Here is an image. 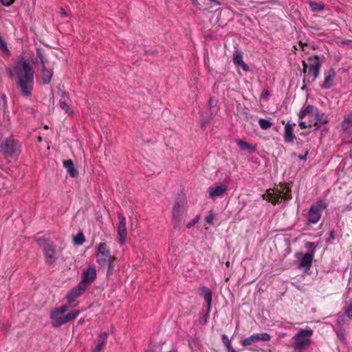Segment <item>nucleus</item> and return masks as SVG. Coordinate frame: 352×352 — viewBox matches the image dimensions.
Instances as JSON below:
<instances>
[{
  "mask_svg": "<svg viewBox=\"0 0 352 352\" xmlns=\"http://www.w3.org/2000/svg\"><path fill=\"white\" fill-rule=\"evenodd\" d=\"M10 76L16 75L18 78V85L22 94L29 96L32 94L34 82V70L30 63L24 57H19L16 63L12 69H9Z\"/></svg>",
  "mask_w": 352,
  "mask_h": 352,
  "instance_id": "f257e3e1",
  "label": "nucleus"
},
{
  "mask_svg": "<svg viewBox=\"0 0 352 352\" xmlns=\"http://www.w3.org/2000/svg\"><path fill=\"white\" fill-rule=\"evenodd\" d=\"M96 257L97 263L102 267H107V275L109 276L113 271V260L110 250L106 243H100L96 246Z\"/></svg>",
  "mask_w": 352,
  "mask_h": 352,
  "instance_id": "f03ea898",
  "label": "nucleus"
},
{
  "mask_svg": "<svg viewBox=\"0 0 352 352\" xmlns=\"http://www.w3.org/2000/svg\"><path fill=\"white\" fill-rule=\"evenodd\" d=\"M188 206L184 199L177 200L172 211L173 223L175 229L179 228L187 216Z\"/></svg>",
  "mask_w": 352,
  "mask_h": 352,
  "instance_id": "7ed1b4c3",
  "label": "nucleus"
},
{
  "mask_svg": "<svg viewBox=\"0 0 352 352\" xmlns=\"http://www.w3.org/2000/svg\"><path fill=\"white\" fill-rule=\"evenodd\" d=\"M306 116L314 118V120H312L314 123L313 126H316V129H318L322 124L328 122L327 116L324 113H320L318 110L312 105L307 106L299 113L300 119H303Z\"/></svg>",
  "mask_w": 352,
  "mask_h": 352,
  "instance_id": "20e7f679",
  "label": "nucleus"
},
{
  "mask_svg": "<svg viewBox=\"0 0 352 352\" xmlns=\"http://www.w3.org/2000/svg\"><path fill=\"white\" fill-rule=\"evenodd\" d=\"M313 335V330L310 328L301 329L294 337V348L299 351L307 349L311 344V337Z\"/></svg>",
  "mask_w": 352,
  "mask_h": 352,
  "instance_id": "39448f33",
  "label": "nucleus"
},
{
  "mask_svg": "<svg viewBox=\"0 0 352 352\" xmlns=\"http://www.w3.org/2000/svg\"><path fill=\"white\" fill-rule=\"evenodd\" d=\"M303 72L308 71L309 76H312V81L315 80L319 76L320 69L322 65V60L318 56H311L307 59V62L302 61Z\"/></svg>",
  "mask_w": 352,
  "mask_h": 352,
  "instance_id": "423d86ee",
  "label": "nucleus"
},
{
  "mask_svg": "<svg viewBox=\"0 0 352 352\" xmlns=\"http://www.w3.org/2000/svg\"><path fill=\"white\" fill-rule=\"evenodd\" d=\"M327 207V204L324 201H318L312 204L308 212V221L310 223H317L321 217L322 212Z\"/></svg>",
  "mask_w": 352,
  "mask_h": 352,
  "instance_id": "0eeeda50",
  "label": "nucleus"
},
{
  "mask_svg": "<svg viewBox=\"0 0 352 352\" xmlns=\"http://www.w3.org/2000/svg\"><path fill=\"white\" fill-rule=\"evenodd\" d=\"M0 151L6 156L13 157L19 154L20 146L14 140L6 139L1 144Z\"/></svg>",
  "mask_w": 352,
  "mask_h": 352,
  "instance_id": "6e6552de",
  "label": "nucleus"
},
{
  "mask_svg": "<svg viewBox=\"0 0 352 352\" xmlns=\"http://www.w3.org/2000/svg\"><path fill=\"white\" fill-rule=\"evenodd\" d=\"M39 245L43 248L46 262L50 264L54 263L56 259L55 246L45 240L40 241Z\"/></svg>",
  "mask_w": 352,
  "mask_h": 352,
  "instance_id": "1a4fd4ad",
  "label": "nucleus"
},
{
  "mask_svg": "<svg viewBox=\"0 0 352 352\" xmlns=\"http://www.w3.org/2000/svg\"><path fill=\"white\" fill-rule=\"evenodd\" d=\"M296 256L297 258H300L301 256L298 268L303 270L305 272L309 270L314 257V252L313 251L311 252L306 253L304 255H302V252H297L296 254Z\"/></svg>",
  "mask_w": 352,
  "mask_h": 352,
  "instance_id": "9d476101",
  "label": "nucleus"
},
{
  "mask_svg": "<svg viewBox=\"0 0 352 352\" xmlns=\"http://www.w3.org/2000/svg\"><path fill=\"white\" fill-rule=\"evenodd\" d=\"M118 217L119 220L118 225V235L119 238L118 241L121 245H123L126 241L127 235L126 219L123 214L121 213H119Z\"/></svg>",
  "mask_w": 352,
  "mask_h": 352,
  "instance_id": "9b49d317",
  "label": "nucleus"
},
{
  "mask_svg": "<svg viewBox=\"0 0 352 352\" xmlns=\"http://www.w3.org/2000/svg\"><path fill=\"white\" fill-rule=\"evenodd\" d=\"M86 289L85 286L79 283L67 294L66 298L69 307H75L76 305L74 303L76 298L79 297Z\"/></svg>",
  "mask_w": 352,
  "mask_h": 352,
  "instance_id": "f8f14e48",
  "label": "nucleus"
},
{
  "mask_svg": "<svg viewBox=\"0 0 352 352\" xmlns=\"http://www.w3.org/2000/svg\"><path fill=\"white\" fill-rule=\"evenodd\" d=\"M271 339V336L267 333H256L243 340V345L248 346L259 341L267 342Z\"/></svg>",
  "mask_w": 352,
  "mask_h": 352,
  "instance_id": "ddd939ff",
  "label": "nucleus"
},
{
  "mask_svg": "<svg viewBox=\"0 0 352 352\" xmlns=\"http://www.w3.org/2000/svg\"><path fill=\"white\" fill-rule=\"evenodd\" d=\"M37 56L41 64V78L43 83L45 85L49 84L53 75V72L51 69H46L45 66V61L43 54L41 52H37Z\"/></svg>",
  "mask_w": 352,
  "mask_h": 352,
  "instance_id": "4468645a",
  "label": "nucleus"
},
{
  "mask_svg": "<svg viewBox=\"0 0 352 352\" xmlns=\"http://www.w3.org/2000/svg\"><path fill=\"white\" fill-rule=\"evenodd\" d=\"M96 278V270L94 267L90 266L85 271L82 276V280L80 283L86 288Z\"/></svg>",
  "mask_w": 352,
  "mask_h": 352,
  "instance_id": "2eb2a0df",
  "label": "nucleus"
},
{
  "mask_svg": "<svg viewBox=\"0 0 352 352\" xmlns=\"http://www.w3.org/2000/svg\"><path fill=\"white\" fill-rule=\"evenodd\" d=\"M69 307V305H63L60 307H56L52 310L50 317L52 320V325L53 327H58V325L56 324V321L61 319L63 316H60V315L66 312Z\"/></svg>",
  "mask_w": 352,
  "mask_h": 352,
  "instance_id": "dca6fc26",
  "label": "nucleus"
},
{
  "mask_svg": "<svg viewBox=\"0 0 352 352\" xmlns=\"http://www.w3.org/2000/svg\"><path fill=\"white\" fill-rule=\"evenodd\" d=\"M336 73L333 69H329L324 73V82L321 85L322 89H329L334 85Z\"/></svg>",
  "mask_w": 352,
  "mask_h": 352,
  "instance_id": "f3484780",
  "label": "nucleus"
},
{
  "mask_svg": "<svg viewBox=\"0 0 352 352\" xmlns=\"http://www.w3.org/2000/svg\"><path fill=\"white\" fill-rule=\"evenodd\" d=\"M227 189L228 187L226 185L210 186L208 189L209 197L211 199H214L217 197H221L226 192Z\"/></svg>",
  "mask_w": 352,
  "mask_h": 352,
  "instance_id": "a211bd4d",
  "label": "nucleus"
},
{
  "mask_svg": "<svg viewBox=\"0 0 352 352\" xmlns=\"http://www.w3.org/2000/svg\"><path fill=\"white\" fill-rule=\"evenodd\" d=\"M296 126L295 123L287 122L284 128V140L285 142H293L296 136L294 133V127Z\"/></svg>",
  "mask_w": 352,
  "mask_h": 352,
  "instance_id": "6ab92c4d",
  "label": "nucleus"
},
{
  "mask_svg": "<svg viewBox=\"0 0 352 352\" xmlns=\"http://www.w3.org/2000/svg\"><path fill=\"white\" fill-rule=\"evenodd\" d=\"M234 63L236 66H240L241 68L247 72L249 70V67L243 60V52L239 50L234 51L233 54Z\"/></svg>",
  "mask_w": 352,
  "mask_h": 352,
  "instance_id": "aec40b11",
  "label": "nucleus"
},
{
  "mask_svg": "<svg viewBox=\"0 0 352 352\" xmlns=\"http://www.w3.org/2000/svg\"><path fill=\"white\" fill-rule=\"evenodd\" d=\"M200 294L204 297L207 302V311L209 312L212 305V292L206 287H202L199 289Z\"/></svg>",
  "mask_w": 352,
  "mask_h": 352,
  "instance_id": "412c9836",
  "label": "nucleus"
},
{
  "mask_svg": "<svg viewBox=\"0 0 352 352\" xmlns=\"http://www.w3.org/2000/svg\"><path fill=\"white\" fill-rule=\"evenodd\" d=\"M80 314L79 311H74L72 312H70L65 316H63L61 319L59 320L56 321V324L58 325V327H60L69 321L74 320Z\"/></svg>",
  "mask_w": 352,
  "mask_h": 352,
  "instance_id": "4be33fe9",
  "label": "nucleus"
},
{
  "mask_svg": "<svg viewBox=\"0 0 352 352\" xmlns=\"http://www.w3.org/2000/svg\"><path fill=\"white\" fill-rule=\"evenodd\" d=\"M63 166L67 169L71 177H75L78 175V172L75 168L73 161L72 160L64 161Z\"/></svg>",
  "mask_w": 352,
  "mask_h": 352,
  "instance_id": "5701e85b",
  "label": "nucleus"
},
{
  "mask_svg": "<svg viewBox=\"0 0 352 352\" xmlns=\"http://www.w3.org/2000/svg\"><path fill=\"white\" fill-rule=\"evenodd\" d=\"M236 143L241 150L248 151L250 153H254L256 151L255 148L252 145L241 139H236Z\"/></svg>",
  "mask_w": 352,
  "mask_h": 352,
  "instance_id": "b1692460",
  "label": "nucleus"
},
{
  "mask_svg": "<svg viewBox=\"0 0 352 352\" xmlns=\"http://www.w3.org/2000/svg\"><path fill=\"white\" fill-rule=\"evenodd\" d=\"M264 199L268 200L273 204H276L278 201V197L274 195L273 192L267 191L266 195H263Z\"/></svg>",
  "mask_w": 352,
  "mask_h": 352,
  "instance_id": "393cba45",
  "label": "nucleus"
},
{
  "mask_svg": "<svg viewBox=\"0 0 352 352\" xmlns=\"http://www.w3.org/2000/svg\"><path fill=\"white\" fill-rule=\"evenodd\" d=\"M258 124L260 127L263 130L268 129L272 126V123L269 120L264 118L259 119Z\"/></svg>",
  "mask_w": 352,
  "mask_h": 352,
  "instance_id": "a878e982",
  "label": "nucleus"
},
{
  "mask_svg": "<svg viewBox=\"0 0 352 352\" xmlns=\"http://www.w3.org/2000/svg\"><path fill=\"white\" fill-rule=\"evenodd\" d=\"M222 342L224 344V345L226 346L228 351H234L232 349V346L231 344V342L228 338V336L226 334H223L221 336Z\"/></svg>",
  "mask_w": 352,
  "mask_h": 352,
  "instance_id": "bb28decb",
  "label": "nucleus"
},
{
  "mask_svg": "<svg viewBox=\"0 0 352 352\" xmlns=\"http://www.w3.org/2000/svg\"><path fill=\"white\" fill-rule=\"evenodd\" d=\"M309 6L312 11H321L324 9V4L315 1L309 2Z\"/></svg>",
  "mask_w": 352,
  "mask_h": 352,
  "instance_id": "cd10ccee",
  "label": "nucleus"
},
{
  "mask_svg": "<svg viewBox=\"0 0 352 352\" xmlns=\"http://www.w3.org/2000/svg\"><path fill=\"white\" fill-rule=\"evenodd\" d=\"M74 243L76 245H82L85 241V238L82 232H79L74 239Z\"/></svg>",
  "mask_w": 352,
  "mask_h": 352,
  "instance_id": "c85d7f7f",
  "label": "nucleus"
},
{
  "mask_svg": "<svg viewBox=\"0 0 352 352\" xmlns=\"http://www.w3.org/2000/svg\"><path fill=\"white\" fill-rule=\"evenodd\" d=\"M59 106L60 107L65 111V112L69 115H72L73 112L70 110L68 104L66 103V102L60 100L59 102Z\"/></svg>",
  "mask_w": 352,
  "mask_h": 352,
  "instance_id": "c756f323",
  "label": "nucleus"
},
{
  "mask_svg": "<svg viewBox=\"0 0 352 352\" xmlns=\"http://www.w3.org/2000/svg\"><path fill=\"white\" fill-rule=\"evenodd\" d=\"M313 126H314V123H313L312 120H308L307 122L301 121L299 122V126L301 129H306L308 127H311Z\"/></svg>",
  "mask_w": 352,
  "mask_h": 352,
  "instance_id": "7c9ffc66",
  "label": "nucleus"
},
{
  "mask_svg": "<svg viewBox=\"0 0 352 352\" xmlns=\"http://www.w3.org/2000/svg\"><path fill=\"white\" fill-rule=\"evenodd\" d=\"M214 219V214L212 211H210L208 215H207L205 218V221L208 224H213V221Z\"/></svg>",
  "mask_w": 352,
  "mask_h": 352,
  "instance_id": "2f4dec72",
  "label": "nucleus"
},
{
  "mask_svg": "<svg viewBox=\"0 0 352 352\" xmlns=\"http://www.w3.org/2000/svg\"><path fill=\"white\" fill-rule=\"evenodd\" d=\"M345 314L352 320V300L349 301Z\"/></svg>",
  "mask_w": 352,
  "mask_h": 352,
  "instance_id": "473e14b6",
  "label": "nucleus"
},
{
  "mask_svg": "<svg viewBox=\"0 0 352 352\" xmlns=\"http://www.w3.org/2000/svg\"><path fill=\"white\" fill-rule=\"evenodd\" d=\"M0 48L3 52H8V48L3 38L0 36Z\"/></svg>",
  "mask_w": 352,
  "mask_h": 352,
  "instance_id": "72a5a7b5",
  "label": "nucleus"
},
{
  "mask_svg": "<svg viewBox=\"0 0 352 352\" xmlns=\"http://www.w3.org/2000/svg\"><path fill=\"white\" fill-rule=\"evenodd\" d=\"M199 216L197 215L192 221L186 224V227L188 228H192L199 221Z\"/></svg>",
  "mask_w": 352,
  "mask_h": 352,
  "instance_id": "f704fd0d",
  "label": "nucleus"
},
{
  "mask_svg": "<svg viewBox=\"0 0 352 352\" xmlns=\"http://www.w3.org/2000/svg\"><path fill=\"white\" fill-rule=\"evenodd\" d=\"M6 100L4 96H0V111L6 109Z\"/></svg>",
  "mask_w": 352,
  "mask_h": 352,
  "instance_id": "c9c22d12",
  "label": "nucleus"
},
{
  "mask_svg": "<svg viewBox=\"0 0 352 352\" xmlns=\"http://www.w3.org/2000/svg\"><path fill=\"white\" fill-rule=\"evenodd\" d=\"M352 122V114H349L346 118H344L342 122V126L344 129H346V124Z\"/></svg>",
  "mask_w": 352,
  "mask_h": 352,
  "instance_id": "e433bc0d",
  "label": "nucleus"
},
{
  "mask_svg": "<svg viewBox=\"0 0 352 352\" xmlns=\"http://www.w3.org/2000/svg\"><path fill=\"white\" fill-rule=\"evenodd\" d=\"M104 344V343L103 342V341L98 340V343L94 349L93 350V352H98L102 349Z\"/></svg>",
  "mask_w": 352,
  "mask_h": 352,
  "instance_id": "4c0bfd02",
  "label": "nucleus"
},
{
  "mask_svg": "<svg viewBox=\"0 0 352 352\" xmlns=\"http://www.w3.org/2000/svg\"><path fill=\"white\" fill-rule=\"evenodd\" d=\"M337 336L340 340L344 341L345 340L344 333L342 330H340L337 332Z\"/></svg>",
  "mask_w": 352,
  "mask_h": 352,
  "instance_id": "58836bf2",
  "label": "nucleus"
},
{
  "mask_svg": "<svg viewBox=\"0 0 352 352\" xmlns=\"http://www.w3.org/2000/svg\"><path fill=\"white\" fill-rule=\"evenodd\" d=\"M107 336H108V333L106 332H103L100 334V336H99L100 339L98 340L103 341V342L104 343L105 340L107 339Z\"/></svg>",
  "mask_w": 352,
  "mask_h": 352,
  "instance_id": "ea45409f",
  "label": "nucleus"
},
{
  "mask_svg": "<svg viewBox=\"0 0 352 352\" xmlns=\"http://www.w3.org/2000/svg\"><path fill=\"white\" fill-rule=\"evenodd\" d=\"M0 1L2 3V4L4 6H10L14 2V0H0Z\"/></svg>",
  "mask_w": 352,
  "mask_h": 352,
  "instance_id": "a19ab883",
  "label": "nucleus"
},
{
  "mask_svg": "<svg viewBox=\"0 0 352 352\" xmlns=\"http://www.w3.org/2000/svg\"><path fill=\"white\" fill-rule=\"evenodd\" d=\"M305 246H306V248H309V249L315 248V244L313 242H307L305 244Z\"/></svg>",
  "mask_w": 352,
  "mask_h": 352,
  "instance_id": "79ce46f5",
  "label": "nucleus"
},
{
  "mask_svg": "<svg viewBox=\"0 0 352 352\" xmlns=\"http://www.w3.org/2000/svg\"><path fill=\"white\" fill-rule=\"evenodd\" d=\"M307 155H308V151H306L305 155H299L298 156V158L300 160H307Z\"/></svg>",
  "mask_w": 352,
  "mask_h": 352,
  "instance_id": "37998d69",
  "label": "nucleus"
},
{
  "mask_svg": "<svg viewBox=\"0 0 352 352\" xmlns=\"http://www.w3.org/2000/svg\"><path fill=\"white\" fill-rule=\"evenodd\" d=\"M60 14L61 16H63V17L66 16L67 15L66 11L64 9H62V8L60 10Z\"/></svg>",
  "mask_w": 352,
  "mask_h": 352,
  "instance_id": "c03bdc74",
  "label": "nucleus"
},
{
  "mask_svg": "<svg viewBox=\"0 0 352 352\" xmlns=\"http://www.w3.org/2000/svg\"><path fill=\"white\" fill-rule=\"evenodd\" d=\"M329 238H330V239H331V240H333V239H334L335 236H334V231H333V230H332V231H331V232H330V234H329Z\"/></svg>",
  "mask_w": 352,
  "mask_h": 352,
  "instance_id": "a18cd8bd",
  "label": "nucleus"
},
{
  "mask_svg": "<svg viewBox=\"0 0 352 352\" xmlns=\"http://www.w3.org/2000/svg\"><path fill=\"white\" fill-rule=\"evenodd\" d=\"M192 3H193L194 4H195V5H197V3H198V0H192Z\"/></svg>",
  "mask_w": 352,
  "mask_h": 352,
  "instance_id": "49530a36",
  "label": "nucleus"
},
{
  "mask_svg": "<svg viewBox=\"0 0 352 352\" xmlns=\"http://www.w3.org/2000/svg\"><path fill=\"white\" fill-rule=\"evenodd\" d=\"M264 96H265V97H267V96H269V93H268V91H267L265 92Z\"/></svg>",
  "mask_w": 352,
  "mask_h": 352,
  "instance_id": "de8ad7c7",
  "label": "nucleus"
},
{
  "mask_svg": "<svg viewBox=\"0 0 352 352\" xmlns=\"http://www.w3.org/2000/svg\"><path fill=\"white\" fill-rule=\"evenodd\" d=\"M305 118H307L308 120H314V118H311V117H309V116H306Z\"/></svg>",
  "mask_w": 352,
  "mask_h": 352,
  "instance_id": "09e8293b",
  "label": "nucleus"
},
{
  "mask_svg": "<svg viewBox=\"0 0 352 352\" xmlns=\"http://www.w3.org/2000/svg\"><path fill=\"white\" fill-rule=\"evenodd\" d=\"M212 99H210V105H212Z\"/></svg>",
  "mask_w": 352,
  "mask_h": 352,
  "instance_id": "8fccbe9b",
  "label": "nucleus"
}]
</instances>
